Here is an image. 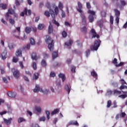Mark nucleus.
Instances as JSON below:
<instances>
[{"label":"nucleus","instance_id":"obj_14","mask_svg":"<svg viewBox=\"0 0 127 127\" xmlns=\"http://www.w3.org/2000/svg\"><path fill=\"white\" fill-rule=\"evenodd\" d=\"M72 44H73V40L72 39H69L65 43V45L66 46H71Z\"/></svg>","mask_w":127,"mask_h":127},{"label":"nucleus","instance_id":"obj_9","mask_svg":"<svg viewBox=\"0 0 127 127\" xmlns=\"http://www.w3.org/2000/svg\"><path fill=\"white\" fill-rule=\"evenodd\" d=\"M77 6L78 8L77 9V11L80 12V13H83V11L82 10V8H83V6L82 5V3L80 2H77Z\"/></svg>","mask_w":127,"mask_h":127},{"label":"nucleus","instance_id":"obj_64","mask_svg":"<svg viewBox=\"0 0 127 127\" xmlns=\"http://www.w3.org/2000/svg\"><path fill=\"white\" fill-rule=\"evenodd\" d=\"M46 6L48 8H51V5H50V3L49 2H47L46 3Z\"/></svg>","mask_w":127,"mask_h":127},{"label":"nucleus","instance_id":"obj_18","mask_svg":"<svg viewBox=\"0 0 127 127\" xmlns=\"http://www.w3.org/2000/svg\"><path fill=\"white\" fill-rule=\"evenodd\" d=\"M39 78V73L37 72L36 73H34L33 76V80H37Z\"/></svg>","mask_w":127,"mask_h":127},{"label":"nucleus","instance_id":"obj_31","mask_svg":"<svg viewBox=\"0 0 127 127\" xmlns=\"http://www.w3.org/2000/svg\"><path fill=\"white\" fill-rule=\"evenodd\" d=\"M35 109L36 111L37 112H38V113H41L42 109H41V108L40 107L36 106Z\"/></svg>","mask_w":127,"mask_h":127},{"label":"nucleus","instance_id":"obj_32","mask_svg":"<svg viewBox=\"0 0 127 127\" xmlns=\"http://www.w3.org/2000/svg\"><path fill=\"white\" fill-rule=\"evenodd\" d=\"M57 113H59V109H55L51 113V114L52 115V116H53V115H56V114H57Z\"/></svg>","mask_w":127,"mask_h":127},{"label":"nucleus","instance_id":"obj_4","mask_svg":"<svg viewBox=\"0 0 127 127\" xmlns=\"http://www.w3.org/2000/svg\"><path fill=\"white\" fill-rule=\"evenodd\" d=\"M20 16H24V15H31V10H28L27 7H25L23 11L20 12Z\"/></svg>","mask_w":127,"mask_h":127},{"label":"nucleus","instance_id":"obj_59","mask_svg":"<svg viewBox=\"0 0 127 127\" xmlns=\"http://www.w3.org/2000/svg\"><path fill=\"white\" fill-rule=\"evenodd\" d=\"M86 7L88 8V9H90L91 4H90V2H86Z\"/></svg>","mask_w":127,"mask_h":127},{"label":"nucleus","instance_id":"obj_2","mask_svg":"<svg viewBox=\"0 0 127 127\" xmlns=\"http://www.w3.org/2000/svg\"><path fill=\"white\" fill-rule=\"evenodd\" d=\"M33 91L34 93H38V92H41V93H43L44 95H47V94H48V92H49V90L48 89H45L43 90L42 88L40 89L39 85L37 84L36 85L35 88L33 90Z\"/></svg>","mask_w":127,"mask_h":127},{"label":"nucleus","instance_id":"obj_52","mask_svg":"<svg viewBox=\"0 0 127 127\" xmlns=\"http://www.w3.org/2000/svg\"><path fill=\"white\" fill-rule=\"evenodd\" d=\"M9 21L10 23H11V24H12V25H13V24H14V23H15V21L11 18L9 19Z\"/></svg>","mask_w":127,"mask_h":127},{"label":"nucleus","instance_id":"obj_35","mask_svg":"<svg viewBox=\"0 0 127 127\" xmlns=\"http://www.w3.org/2000/svg\"><path fill=\"white\" fill-rule=\"evenodd\" d=\"M101 15L102 17H106L107 16V13L105 11H102L101 12Z\"/></svg>","mask_w":127,"mask_h":127},{"label":"nucleus","instance_id":"obj_41","mask_svg":"<svg viewBox=\"0 0 127 127\" xmlns=\"http://www.w3.org/2000/svg\"><path fill=\"white\" fill-rule=\"evenodd\" d=\"M30 43L32 45H35V41L32 38L30 39Z\"/></svg>","mask_w":127,"mask_h":127},{"label":"nucleus","instance_id":"obj_7","mask_svg":"<svg viewBox=\"0 0 127 127\" xmlns=\"http://www.w3.org/2000/svg\"><path fill=\"white\" fill-rule=\"evenodd\" d=\"M15 55L16 57H22V51H21V49H17L15 52Z\"/></svg>","mask_w":127,"mask_h":127},{"label":"nucleus","instance_id":"obj_58","mask_svg":"<svg viewBox=\"0 0 127 127\" xmlns=\"http://www.w3.org/2000/svg\"><path fill=\"white\" fill-rule=\"evenodd\" d=\"M62 35H63V37L64 38L67 37V33H66L65 31H64L62 32Z\"/></svg>","mask_w":127,"mask_h":127},{"label":"nucleus","instance_id":"obj_24","mask_svg":"<svg viewBox=\"0 0 127 127\" xmlns=\"http://www.w3.org/2000/svg\"><path fill=\"white\" fill-rule=\"evenodd\" d=\"M52 57L53 59H55V58H57L58 57V54L56 52H54L52 53Z\"/></svg>","mask_w":127,"mask_h":127},{"label":"nucleus","instance_id":"obj_38","mask_svg":"<svg viewBox=\"0 0 127 127\" xmlns=\"http://www.w3.org/2000/svg\"><path fill=\"white\" fill-rule=\"evenodd\" d=\"M111 106H112V101L111 100H109L107 102V108H110Z\"/></svg>","mask_w":127,"mask_h":127},{"label":"nucleus","instance_id":"obj_48","mask_svg":"<svg viewBox=\"0 0 127 127\" xmlns=\"http://www.w3.org/2000/svg\"><path fill=\"white\" fill-rule=\"evenodd\" d=\"M46 114L47 115V118L48 120H49L50 119V112H49L48 111H46Z\"/></svg>","mask_w":127,"mask_h":127},{"label":"nucleus","instance_id":"obj_57","mask_svg":"<svg viewBox=\"0 0 127 127\" xmlns=\"http://www.w3.org/2000/svg\"><path fill=\"white\" fill-rule=\"evenodd\" d=\"M107 94L108 96H111V95L113 94V91L112 90H107Z\"/></svg>","mask_w":127,"mask_h":127},{"label":"nucleus","instance_id":"obj_60","mask_svg":"<svg viewBox=\"0 0 127 127\" xmlns=\"http://www.w3.org/2000/svg\"><path fill=\"white\" fill-rule=\"evenodd\" d=\"M15 4L16 5V6H19V5H20V3H19L18 0H15Z\"/></svg>","mask_w":127,"mask_h":127},{"label":"nucleus","instance_id":"obj_6","mask_svg":"<svg viewBox=\"0 0 127 127\" xmlns=\"http://www.w3.org/2000/svg\"><path fill=\"white\" fill-rule=\"evenodd\" d=\"M80 16L82 18V24H83V25H86V24H87V19L86 18V16H85V15H84V13H81Z\"/></svg>","mask_w":127,"mask_h":127},{"label":"nucleus","instance_id":"obj_16","mask_svg":"<svg viewBox=\"0 0 127 127\" xmlns=\"http://www.w3.org/2000/svg\"><path fill=\"white\" fill-rule=\"evenodd\" d=\"M0 8L5 10L7 8V5H6V3H0Z\"/></svg>","mask_w":127,"mask_h":127},{"label":"nucleus","instance_id":"obj_30","mask_svg":"<svg viewBox=\"0 0 127 127\" xmlns=\"http://www.w3.org/2000/svg\"><path fill=\"white\" fill-rule=\"evenodd\" d=\"M22 122H25V119L22 117H20L18 119V124H20V123H22Z\"/></svg>","mask_w":127,"mask_h":127},{"label":"nucleus","instance_id":"obj_47","mask_svg":"<svg viewBox=\"0 0 127 127\" xmlns=\"http://www.w3.org/2000/svg\"><path fill=\"white\" fill-rule=\"evenodd\" d=\"M32 67L34 70H36L37 69V66L36 65V63L33 62L32 64Z\"/></svg>","mask_w":127,"mask_h":127},{"label":"nucleus","instance_id":"obj_61","mask_svg":"<svg viewBox=\"0 0 127 127\" xmlns=\"http://www.w3.org/2000/svg\"><path fill=\"white\" fill-rule=\"evenodd\" d=\"M1 21L2 23H3V24H5V25L7 24V22L5 20H4V19H3V18L1 19Z\"/></svg>","mask_w":127,"mask_h":127},{"label":"nucleus","instance_id":"obj_25","mask_svg":"<svg viewBox=\"0 0 127 127\" xmlns=\"http://www.w3.org/2000/svg\"><path fill=\"white\" fill-rule=\"evenodd\" d=\"M64 89L67 91L68 94H70V91H71V89H70V87H69V85H65L64 86Z\"/></svg>","mask_w":127,"mask_h":127},{"label":"nucleus","instance_id":"obj_45","mask_svg":"<svg viewBox=\"0 0 127 127\" xmlns=\"http://www.w3.org/2000/svg\"><path fill=\"white\" fill-rule=\"evenodd\" d=\"M56 85L58 86V88H61V83L60 82V80H57L56 81Z\"/></svg>","mask_w":127,"mask_h":127},{"label":"nucleus","instance_id":"obj_19","mask_svg":"<svg viewBox=\"0 0 127 127\" xmlns=\"http://www.w3.org/2000/svg\"><path fill=\"white\" fill-rule=\"evenodd\" d=\"M31 58L33 60H37V56L36 53H33L31 55Z\"/></svg>","mask_w":127,"mask_h":127},{"label":"nucleus","instance_id":"obj_28","mask_svg":"<svg viewBox=\"0 0 127 127\" xmlns=\"http://www.w3.org/2000/svg\"><path fill=\"white\" fill-rule=\"evenodd\" d=\"M88 18L89 22H93L94 21V16L93 15H89Z\"/></svg>","mask_w":127,"mask_h":127},{"label":"nucleus","instance_id":"obj_20","mask_svg":"<svg viewBox=\"0 0 127 127\" xmlns=\"http://www.w3.org/2000/svg\"><path fill=\"white\" fill-rule=\"evenodd\" d=\"M114 11L115 12V15L116 17H120L121 15V12L118 9H115Z\"/></svg>","mask_w":127,"mask_h":127},{"label":"nucleus","instance_id":"obj_23","mask_svg":"<svg viewBox=\"0 0 127 127\" xmlns=\"http://www.w3.org/2000/svg\"><path fill=\"white\" fill-rule=\"evenodd\" d=\"M6 56H7V54L6 52H4L2 53L1 57L3 60H5V59H6Z\"/></svg>","mask_w":127,"mask_h":127},{"label":"nucleus","instance_id":"obj_62","mask_svg":"<svg viewBox=\"0 0 127 127\" xmlns=\"http://www.w3.org/2000/svg\"><path fill=\"white\" fill-rule=\"evenodd\" d=\"M120 82H121L122 85H125V84H127V82L125 81V79H122L120 80Z\"/></svg>","mask_w":127,"mask_h":127},{"label":"nucleus","instance_id":"obj_13","mask_svg":"<svg viewBox=\"0 0 127 127\" xmlns=\"http://www.w3.org/2000/svg\"><path fill=\"white\" fill-rule=\"evenodd\" d=\"M91 75L93 78H95L96 80L98 79V74L95 70H93L92 71H91Z\"/></svg>","mask_w":127,"mask_h":127},{"label":"nucleus","instance_id":"obj_56","mask_svg":"<svg viewBox=\"0 0 127 127\" xmlns=\"http://www.w3.org/2000/svg\"><path fill=\"white\" fill-rule=\"evenodd\" d=\"M110 23L114 24V16H110Z\"/></svg>","mask_w":127,"mask_h":127},{"label":"nucleus","instance_id":"obj_40","mask_svg":"<svg viewBox=\"0 0 127 127\" xmlns=\"http://www.w3.org/2000/svg\"><path fill=\"white\" fill-rule=\"evenodd\" d=\"M59 8L61 10H63V4L61 2H60L59 3Z\"/></svg>","mask_w":127,"mask_h":127},{"label":"nucleus","instance_id":"obj_37","mask_svg":"<svg viewBox=\"0 0 127 127\" xmlns=\"http://www.w3.org/2000/svg\"><path fill=\"white\" fill-rule=\"evenodd\" d=\"M8 47L9 48V49H13L14 48V45L13 43H9Z\"/></svg>","mask_w":127,"mask_h":127},{"label":"nucleus","instance_id":"obj_11","mask_svg":"<svg viewBox=\"0 0 127 127\" xmlns=\"http://www.w3.org/2000/svg\"><path fill=\"white\" fill-rule=\"evenodd\" d=\"M71 125H72V126H77V127H79V123H78V122L77 121H70L68 125L67 126V127H68V126H71Z\"/></svg>","mask_w":127,"mask_h":127},{"label":"nucleus","instance_id":"obj_12","mask_svg":"<svg viewBox=\"0 0 127 127\" xmlns=\"http://www.w3.org/2000/svg\"><path fill=\"white\" fill-rule=\"evenodd\" d=\"M7 95L10 98H15V96H16V93L13 92H8L7 93Z\"/></svg>","mask_w":127,"mask_h":127},{"label":"nucleus","instance_id":"obj_39","mask_svg":"<svg viewBox=\"0 0 127 127\" xmlns=\"http://www.w3.org/2000/svg\"><path fill=\"white\" fill-rule=\"evenodd\" d=\"M81 30L82 32H84V33H87V27H86V26L82 27Z\"/></svg>","mask_w":127,"mask_h":127},{"label":"nucleus","instance_id":"obj_1","mask_svg":"<svg viewBox=\"0 0 127 127\" xmlns=\"http://www.w3.org/2000/svg\"><path fill=\"white\" fill-rule=\"evenodd\" d=\"M45 41L46 43L48 44V47L49 50L51 51H53V49H54V40H52L50 36H47Z\"/></svg>","mask_w":127,"mask_h":127},{"label":"nucleus","instance_id":"obj_36","mask_svg":"<svg viewBox=\"0 0 127 127\" xmlns=\"http://www.w3.org/2000/svg\"><path fill=\"white\" fill-rule=\"evenodd\" d=\"M52 22H53V23H54V24H55L56 25H57L58 27V26H60V24H59V23H58V22L56 20H55V19H53V20H52Z\"/></svg>","mask_w":127,"mask_h":127},{"label":"nucleus","instance_id":"obj_34","mask_svg":"<svg viewBox=\"0 0 127 127\" xmlns=\"http://www.w3.org/2000/svg\"><path fill=\"white\" fill-rule=\"evenodd\" d=\"M17 57H13L12 59V62L14 63H16L18 61V58Z\"/></svg>","mask_w":127,"mask_h":127},{"label":"nucleus","instance_id":"obj_43","mask_svg":"<svg viewBox=\"0 0 127 127\" xmlns=\"http://www.w3.org/2000/svg\"><path fill=\"white\" fill-rule=\"evenodd\" d=\"M45 15H46V16H47V17H49V16H50V11H46L44 13Z\"/></svg>","mask_w":127,"mask_h":127},{"label":"nucleus","instance_id":"obj_33","mask_svg":"<svg viewBox=\"0 0 127 127\" xmlns=\"http://www.w3.org/2000/svg\"><path fill=\"white\" fill-rule=\"evenodd\" d=\"M88 13L90 14V15H95V14H96V12H95V11L91 10H89L88 11Z\"/></svg>","mask_w":127,"mask_h":127},{"label":"nucleus","instance_id":"obj_50","mask_svg":"<svg viewBox=\"0 0 127 127\" xmlns=\"http://www.w3.org/2000/svg\"><path fill=\"white\" fill-rule=\"evenodd\" d=\"M124 89H127V86L125 85H122L120 87V90H124Z\"/></svg>","mask_w":127,"mask_h":127},{"label":"nucleus","instance_id":"obj_27","mask_svg":"<svg viewBox=\"0 0 127 127\" xmlns=\"http://www.w3.org/2000/svg\"><path fill=\"white\" fill-rule=\"evenodd\" d=\"M26 33H30L31 32V28L30 27H26L25 28Z\"/></svg>","mask_w":127,"mask_h":127},{"label":"nucleus","instance_id":"obj_29","mask_svg":"<svg viewBox=\"0 0 127 127\" xmlns=\"http://www.w3.org/2000/svg\"><path fill=\"white\" fill-rule=\"evenodd\" d=\"M50 12L52 18H55V14H54V11L52 10L51 9H50Z\"/></svg>","mask_w":127,"mask_h":127},{"label":"nucleus","instance_id":"obj_8","mask_svg":"<svg viewBox=\"0 0 127 127\" xmlns=\"http://www.w3.org/2000/svg\"><path fill=\"white\" fill-rule=\"evenodd\" d=\"M13 75L16 79H18L19 78V76L20 75V73L19 72V70L17 69H15L14 72H13Z\"/></svg>","mask_w":127,"mask_h":127},{"label":"nucleus","instance_id":"obj_44","mask_svg":"<svg viewBox=\"0 0 127 127\" xmlns=\"http://www.w3.org/2000/svg\"><path fill=\"white\" fill-rule=\"evenodd\" d=\"M8 12L10 13V14H13V13H14V10L12 8H9L8 10Z\"/></svg>","mask_w":127,"mask_h":127},{"label":"nucleus","instance_id":"obj_46","mask_svg":"<svg viewBox=\"0 0 127 127\" xmlns=\"http://www.w3.org/2000/svg\"><path fill=\"white\" fill-rule=\"evenodd\" d=\"M55 13L56 15H57L58 13H59V9H58V7H56L55 8Z\"/></svg>","mask_w":127,"mask_h":127},{"label":"nucleus","instance_id":"obj_3","mask_svg":"<svg viewBox=\"0 0 127 127\" xmlns=\"http://www.w3.org/2000/svg\"><path fill=\"white\" fill-rule=\"evenodd\" d=\"M101 45V40H95L94 42V45H92L90 47V49L92 51H97L99 49V47Z\"/></svg>","mask_w":127,"mask_h":127},{"label":"nucleus","instance_id":"obj_21","mask_svg":"<svg viewBox=\"0 0 127 127\" xmlns=\"http://www.w3.org/2000/svg\"><path fill=\"white\" fill-rule=\"evenodd\" d=\"M44 24H39L38 25V29H39V30H42L44 28Z\"/></svg>","mask_w":127,"mask_h":127},{"label":"nucleus","instance_id":"obj_42","mask_svg":"<svg viewBox=\"0 0 127 127\" xmlns=\"http://www.w3.org/2000/svg\"><path fill=\"white\" fill-rule=\"evenodd\" d=\"M120 2L123 6H125L127 4V2H126V1H125L124 0H120Z\"/></svg>","mask_w":127,"mask_h":127},{"label":"nucleus","instance_id":"obj_10","mask_svg":"<svg viewBox=\"0 0 127 127\" xmlns=\"http://www.w3.org/2000/svg\"><path fill=\"white\" fill-rule=\"evenodd\" d=\"M3 121H4V123L5 124V125H7V126H8L10 125V124L11 123V121H12V118H10L8 119V120L5 118H4Z\"/></svg>","mask_w":127,"mask_h":127},{"label":"nucleus","instance_id":"obj_49","mask_svg":"<svg viewBox=\"0 0 127 127\" xmlns=\"http://www.w3.org/2000/svg\"><path fill=\"white\" fill-rule=\"evenodd\" d=\"M127 97V94H123L119 96V97L121 98V99H126Z\"/></svg>","mask_w":127,"mask_h":127},{"label":"nucleus","instance_id":"obj_15","mask_svg":"<svg viewBox=\"0 0 127 127\" xmlns=\"http://www.w3.org/2000/svg\"><path fill=\"white\" fill-rule=\"evenodd\" d=\"M53 31V26L51 24V22H50V25L48 28V33L50 34Z\"/></svg>","mask_w":127,"mask_h":127},{"label":"nucleus","instance_id":"obj_55","mask_svg":"<svg viewBox=\"0 0 127 127\" xmlns=\"http://www.w3.org/2000/svg\"><path fill=\"white\" fill-rule=\"evenodd\" d=\"M9 14H10V13L9 12H7L6 13V15L5 16V17L6 20H8V19H9L8 17H9Z\"/></svg>","mask_w":127,"mask_h":127},{"label":"nucleus","instance_id":"obj_5","mask_svg":"<svg viewBox=\"0 0 127 127\" xmlns=\"http://www.w3.org/2000/svg\"><path fill=\"white\" fill-rule=\"evenodd\" d=\"M90 34H91L92 36L91 38H100V36L98 34H97L96 31L94 29H91V31H90Z\"/></svg>","mask_w":127,"mask_h":127},{"label":"nucleus","instance_id":"obj_63","mask_svg":"<svg viewBox=\"0 0 127 127\" xmlns=\"http://www.w3.org/2000/svg\"><path fill=\"white\" fill-rule=\"evenodd\" d=\"M56 76V74L54 73V72L52 71L50 73V77H55Z\"/></svg>","mask_w":127,"mask_h":127},{"label":"nucleus","instance_id":"obj_22","mask_svg":"<svg viewBox=\"0 0 127 127\" xmlns=\"http://www.w3.org/2000/svg\"><path fill=\"white\" fill-rule=\"evenodd\" d=\"M41 65L42 66V67H46V66L47 65V63H46L45 60H42Z\"/></svg>","mask_w":127,"mask_h":127},{"label":"nucleus","instance_id":"obj_17","mask_svg":"<svg viewBox=\"0 0 127 127\" xmlns=\"http://www.w3.org/2000/svg\"><path fill=\"white\" fill-rule=\"evenodd\" d=\"M59 78H61L63 82H64V81H65V80H66V77H65V74H64L63 73H60L59 74Z\"/></svg>","mask_w":127,"mask_h":127},{"label":"nucleus","instance_id":"obj_54","mask_svg":"<svg viewBox=\"0 0 127 127\" xmlns=\"http://www.w3.org/2000/svg\"><path fill=\"white\" fill-rule=\"evenodd\" d=\"M45 120H46V118L45 117L43 116L40 118L39 121L40 122H45Z\"/></svg>","mask_w":127,"mask_h":127},{"label":"nucleus","instance_id":"obj_26","mask_svg":"<svg viewBox=\"0 0 127 127\" xmlns=\"http://www.w3.org/2000/svg\"><path fill=\"white\" fill-rule=\"evenodd\" d=\"M70 70L72 73H75L76 72V66L74 65H71L70 66Z\"/></svg>","mask_w":127,"mask_h":127},{"label":"nucleus","instance_id":"obj_53","mask_svg":"<svg viewBox=\"0 0 127 127\" xmlns=\"http://www.w3.org/2000/svg\"><path fill=\"white\" fill-rule=\"evenodd\" d=\"M114 94H119V95H121V94H122V92L116 89L114 91Z\"/></svg>","mask_w":127,"mask_h":127},{"label":"nucleus","instance_id":"obj_51","mask_svg":"<svg viewBox=\"0 0 127 127\" xmlns=\"http://www.w3.org/2000/svg\"><path fill=\"white\" fill-rule=\"evenodd\" d=\"M90 52H91V51H90V50H87L86 51L85 54H86V57H89V55H90Z\"/></svg>","mask_w":127,"mask_h":127}]
</instances>
